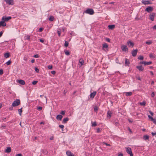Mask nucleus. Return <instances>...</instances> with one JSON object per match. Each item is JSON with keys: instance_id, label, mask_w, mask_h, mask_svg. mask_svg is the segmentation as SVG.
I'll return each instance as SVG.
<instances>
[{"instance_id": "obj_62", "label": "nucleus", "mask_w": 156, "mask_h": 156, "mask_svg": "<svg viewBox=\"0 0 156 156\" xmlns=\"http://www.w3.org/2000/svg\"><path fill=\"white\" fill-rule=\"evenodd\" d=\"M3 32L2 31H1L0 32V37H1L3 34Z\"/></svg>"}, {"instance_id": "obj_31", "label": "nucleus", "mask_w": 156, "mask_h": 156, "mask_svg": "<svg viewBox=\"0 0 156 156\" xmlns=\"http://www.w3.org/2000/svg\"><path fill=\"white\" fill-rule=\"evenodd\" d=\"M149 57L150 58H155V56L154 55V54L151 53L149 54Z\"/></svg>"}, {"instance_id": "obj_41", "label": "nucleus", "mask_w": 156, "mask_h": 156, "mask_svg": "<svg viewBox=\"0 0 156 156\" xmlns=\"http://www.w3.org/2000/svg\"><path fill=\"white\" fill-rule=\"evenodd\" d=\"M98 110V107L97 106H95L94 108V111L95 112H97V111Z\"/></svg>"}, {"instance_id": "obj_53", "label": "nucleus", "mask_w": 156, "mask_h": 156, "mask_svg": "<svg viewBox=\"0 0 156 156\" xmlns=\"http://www.w3.org/2000/svg\"><path fill=\"white\" fill-rule=\"evenodd\" d=\"M57 33L59 36H60L61 34V32L60 31H58Z\"/></svg>"}, {"instance_id": "obj_59", "label": "nucleus", "mask_w": 156, "mask_h": 156, "mask_svg": "<svg viewBox=\"0 0 156 156\" xmlns=\"http://www.w3.org/2000/svg\"><path fill=\"white\" fill-rule=\"evenodd\" d=\"M144 61L140 62H139V64H140V65L142 64H144Z\"/></svg>"}, {"instance_id": "obj_24", "label": "nucleus", "mask_w": 156, "mask_h": 156, "mask_svg": "<svg viewBox=\"0 0 156 156\" xmlns=\"http://www.w3.org/2000/svg\"><path fill=\"white\" fill-rule=\"evenodd\" d=\"M11 151V147H8L5 150V152L9 153Z\"/></svg>"}, {"instance_id": "obj_42", "label": "nucleus", "mask_w": 156, "mask_h": 156, "mask_svg": "<svg viewBox=\"0 0 156 156\" xmlns=\"http://www.w3.org/2000/svg\"><path fill=\"white\" fill-rule=\"evenodd\" d=\"M42 107L41 106L38 107L37 108V110H38V111H41L42 110Z\"/></svg>"}, {"instance_id": "obj_1", "label": "nucleus", "mask_w": 156, "mask_h": 156, "mask_svg": "<svg viewBox=\"0 0 156 156\" xmlns=\"http://www.w3.org/2000/svg\"><path fill=\"white\" fill-rule=\"evenodd\" d=\"M20 100L17 99L13 102L12 104V105L13 107L16 106L20 104Z\"/></svg>"}, {"instance_id": "obj_21", "label": "nucleus", "mask_w": 156, "mask_h": 156, "mask_svg": "<svg viewBox=\"0 0 156 156\" xmlns=\"http://www.w3.org/2000/svg\"><path fill=\"white\" fill-rule=\"evenodd\" d=\"M108 28L110 30H113L114 29L115 27L114 25H109L108 26Z\"/></svg>"}, {"instance_id": "obj_56", "label": "nucleus", "mask_w": 156, "mask_h": 156, "mask_svg": "<svg viewBox=\"0 0 156 156\" xmlns=\"http://www.w3.org/2000/svg\"><path fill=\"white\" fill-rule=\"evenodd\" d=\"M152 97H154V92H152L151 94Z\"/></svg>"}, {"instance_id": "obj_17", "label": "nucleus", "mask_w": 156, "mask_h": 156, "mask_svg": "<svg viewBox=\"0 0 156 156\" xmlns=\"http://www.w3.org/2000/svg\"><path fill=\"white\" fill-rule=\"evenodd\" d=\"M4 21L2 20L0 22V26L5 27L6 26V24L5 22Z\"/></svg>"}, {"instance_id": "obj_18", "label": "nucleus", "mask_w": 156, "mask_h": 156, "mask_svg": "<svg viewBox=\"0 0 156 156\" xmlns=\"http://www.w3.org/2000/svg\"><path fill=\"white\" fill-rule=\"evenodd\" d=\"M108 45L106 43H104L102 45V49L103 50H105V48H108Z\"/></svg>"}, {"instance_id": "obj_10", "label": "nucleus", "mask_w": 156, "mask_h": 156, "mask_svg": "<svg viewBox=\"0 0 156 156\" xmlns=\"http://www.w3.org/2000/svg\"><path fill=\"white\" fill-rule=\"evenodd\" d=\"M127 44L129 47L133 48L134 45V43L131 41H128L127 42Z\"/></svg>"}, {"instance_id": "obj_23", "label": "nucleus", "mask_w": 156, "mask_h": 156, "mask_svg": "<svg viewBox=\"0 0 156 156\" xmlns=\"http://www.w3.org/2000/svg\"><path fill=\"white\" fill-rule=\"evenodd\" d=\"M18 82L22 85H24L25 84V81L23 80H20L18 81Z\"/></svg>"}, {"instance_id": "obj_7", "label": "nucleus", "mask_w": 156, "mask_h": 156, "mask_svg": "<svg viewBox=\"0 0 156 156\" xmlns=\"http://www.w3.org/2000/svg\"><path fill=\"white\" fill-rule=\"evenodd\" d=\"M121 48L123 51H126L128 50L127 46L125 45H122L121 46Z\"/></svg>"}, {"instance_id": "obj_37", "label": "nucleus", "mask_w": 156, "mask_h": 156, "mask_svg": "<svg viewBox=\"0 0 156 156\" xmlns=\"http://www.w3.org/2000/svg\"><path fill=\"white\" fill-rule=\"evenodd\" d=\"M22 108H21L20 109H19L18 110V112H19V114L20 115H21V113L22 112Z\"/></svg>"}, {"instance_id": "obj_51", "label": "nucleus", "mask_w": 156, "mask_h": 156, "mask_svg": "<svg viewBox=\"0 0 156 156\" xmlns=\"http://www.w3.org/2000/svg\"><path fill=\"white\" fill-rule=\"evenodd\" d=\"M149 113L150 114L152 115L153 116L154 115V113L152 112L151 111H149Z\"/></svg>"}, {"instance_id": "obj_58", "label": "nucleus", "mask_w": 156, "mask_h": 156, "mask_svg": "<svg viewBox=\"0 0 156 156\" xmlns=\"http://www.w3.org/2000/svg\"><path fill=\"white\" fill-rule=\"evenodd\" d=\"M140 105H145L146 103L144 102H143L142 103H140Z\"/></svg>"}, {"instance_id": "obj_52", "label": "nucleus", "mask_w": 156, "mask_h": 156, "mask_svg": "<svg viewBox=\"0 0 156 156\" xmlns=\"http://www.w3.org/2000/svg\"><path fill=\"white\" fill-rule=\"evenodd\" d=\"M33 57L36 58H37L39 57V55L37 54H36L34 55Z\"/></svg>"}, {"instance_id": "obj_15", "label": "nucleus", "mask_w": 156, "mask_h": 156, "mask_svg": "<svg viewBox=\"0 0 156 156\" xmlns=\"http://www.w3.org/2000/svg\"><path fill=\"white\" fill-rule=\"evenodd\" d=\"M142 3L145 5L150 4H151V2L149 1H144L143 0L142 1Z\"/></svg>"}, {"instance_id": "obj_47", "label": "nucleus", "mask_w": 156, "mask_h": 156, "mask_svg": "<svg viewBox=\"0 0 156 156\" xmlns=\"http://www.w3.org/2000/svg\"><path fill=\"white\" fill-rule=\"evenodd\" d=\"M3 74V70L2 69H0V75H1Z\"/></svg>"}, {"instance_id": "obj_50", "label": "nucleus", "mask_w": 156, "mask_h": 156, "mask_svg": "<svg viewBox=\"0 0 156 156\" xmlns=\"http://www.w3.org/2000/svg\"><path fill=\"white\" fill-rule=\"evenodd\" d=\"M51 73L52 74L54 75V74H55L56 72H55V71L53 70V71H52L51 72Z\"/></svg>"}, {"instance_id": "obj_60", "label": "nucleus", "mask_w": 156, "mask_h": 156, "mask_svg": "<svg viewBox=\"0 0 156 156\" xmlns=\"http://www.w3.org/2000/svg\"><path fill=\"white\" fill-rule=\"evenodd\" d=\"M43 30V28L42 27H41L39 29V32H41Z\"/></svg>"}, {"instance_id": "obj_6", "label": "nucleus", "mask_w": 156, "mask_h": 156, "mask_svg": "<svg viewBox=\"0 0 156 156\" xmlns=\"http://www.w3.org/2000/svg\"><path fill=\"white\" fill-rule=\"evenodd\" d=\"M148 117L150 120L153 122V123L156 125V119H154L152 116L150 115H148Z\"/></svg>"}, {"instance_id": "obj_36", "label": "nucleus", "mask_w": 156, "mask_h": 156, "mask_svg": "<svg viewBox=\"0 0 156 156\" xmlns=\"http://www.w3.org/2000/svg\"><path fill=\"white\" fill-rule=\"evenodd\" d=\"M152 41H147L146 42V43L148 45L151 44H152Z\"/></svg>"}, {"instance_id": "obj_39", "label": "nucleus", "mask_w": 156, "mask_h": 156, "mask_svg": "<svg viewBox=\"0 0 156 156\" xmlns=\"http://www.w3.org/2000/svg\"><path fill=\"white\" fill-rule=\"evenodd\" d=\"M11 61L10 60H9L6 63V65H7L8 66V65H10L11 64Z\"/></svg>"}, {"instance_id": "obj_26", "label": "nucleus", "mask_w": 156, "mask_h": 156, "mask_svg": "<svg viewBox=\"0 0 156 156\" xmlns=\"http://www.w3.org/2000/svg\"><path fill=\"white\" fill-rule=\"evenodd\" d=\"M143 139L145 140H148L149 139V136L147 135H144L143 137Z\"/></svg>"}, {"instance_id": "obj_13", "label": "nucleus", "mask_w": 156, "mask_h": 156, "mask_svg": "<svg viewBox=\"0 0 156 156\" xmlns=\"http://www.w3.org/2000/svg\"><path fill=\"white\" fill-rule=\"evenodd\" d=\"M130 64L129 60L126 58L125 59V66H129Z\"/></svg>"}, {"instance_id": "obj_64", "label": "nucleus", "mask_w": 156, "mask_h": 156, "mask_svg": "<svg viewBox=\"0 0 156 156\" xmlns=\"http://www.w3.org/2000/svg\"><path fill=\"white\" fill-rule=\"evenodd\" d=\"M153 29H156V25H155L153 27Z\"/></svg>"}, {"instance_id": "obj_61", "label": "nucleus", "mask_w": 156, "mask_h": 156, "mask_svg": "<svg viewBox=\"0 0 156 156\" xmlns=\"http://www.w3.org/2000/svg\"><path fill=\"white\" fill-rule=\"evenodd\" d=\"M16 156H22L21 154H19L16 155Z\"/></svg>"}, {"instance_id": "obj_57", "label": "nucleus", "mask_w": 156, "mask_h": 156, "mask_svg": "<svg viewBox=\"0 0 156 156\" xmlns=\"http://www.w3.org/2000/svg\"><path fill=\"white\" fill-rule=\"evenodd\" d=\"M27 58L25 56H24L23 58V60L25 61H27Z\"/></svg>"}, {"instance_id": "obj_19", "label": "nucleus", "mask_w": 156, "mask_h": 156, "mask_svg": "<svg viewBox=\"0 0 156 156\" xmlns=\"http://www.w3.org/2000/svg\"><path fill=\"white\" fill-rule=\"evenodd\" d=\"M107 116L108 117H111L112 116V112L111 111H108L107 112Z\"/></svg>"}, {"instance_id": "obj_2", "label": "nucleus", "mask_w": 156, "mask_h": 156, "mask_svg": "<svg viewBox=\"0 0 156 156\" xmlns=\"http://www.w3.org/2000/svg\"><path fill=\"white\" fill-rule=\"evenodd\" d=\"M85 13L90 15H93L94 13V10L92 9H88L85 12Z\"/></svg>"}, {"instance_id": "obj_49", "label": "nucleus", "mask_w": 156, "mask_h": 156, "mask_svg": "<svg viewBox=\"0 0 156 156\" xmlns=\"http://www.w3.org/2000/svg\"><path fill=\"white\" fill-rule=\"evenodd\" d=\"M101 131V129L98 128L97 129V132L98 133H99Z\"/></svg>"}, {"instance_id": "obj_33", "label": "nucleus", "mask_w": 156, "mask_h": 156, "mask_svg": "<svg viewBox=\"0 0 156 156\" xmlns=\"http://www.w3.org/2000/svg\"><path fill=\"white\" fill-rule=\"evenodd\" d=\"M92 125L91 126L93 127H95L97 126V125L96 122H91Z\"/></svg>"}, {"instance_id": "obj_38", "label": "nucleus", "mask_w": 156, "mask_h": 156, "mask_svg": "<svg viewBox=\"0 0 156 156\" xmlns=\"http://www.w3.org/2000/svg\"><path fill=\"white\" fill-rule=\"evenodd\" d=\"M102 144H105V145H106L107 146H110L111 145L110 144H107V143H106L105 142H103L102 143Z\"/></svg>"}, {"instance_id": "obj_11", "label": "nucleus", "mask_w": 156, "mask_h": 156, "mask_svg": "<svg viewBox=\"0 0 156 156\" xmlns=\"http://www.w3.org/2000/svg\"><path fill=\"white\" fill-rule=\"evenodd\" d=\"M137 51H138V50L137 49H135L134 50H133L131 52V54H132V56L133 57L136 56L137 55Z\"/></svg>"}, {"instance_id": "obj_16", "label": "nucleus", "mask_w": 156, "mask_h": 156, "mask_svg": "<svg viewBox=\"0 0 156 156\" xmlns=\"http://www.w3.org/2000/svg\"><path fill=\"white\" fill-rule=\"evenodd\" d=\"M66 154L67 156H74L73 153L70 151H66Z\"/></svg>"}, {"instance_id": "obj_4", "label": "nucleus", "mask_w": 156, "mask_h": 156, "mask_svg": "<svg viewBox=\"0 0 156 156\" xmlns=\"http://www.w3.org/2000/svg\"><path fill=\"white\" fill-rule=\"evenodd\" d=\"M126 151L128 154H130V156H133L131 148L129 147L127 148Z\"/></svg>"}, {"instance_id": "obj_46", "label": "nucleus", "mask_w": 156, "mask_h": 156, "mask_svg": "<svg viewBox=\"0 0 156 156\" xmlns=\"http://www.w3.org/2000/svg\"><path fill=\"white\" fill-rule=\"evenodd\" d=\"M48 69H51L52 68V66L51 65H49L48 66Z\"/></svg>"}, {"instance_id": "obj_34", "label": "nucleus", "mask_w": 156, "mask_h": 156, "mask_svg": "<svg viewBox=\"0 0 156 156\" xmlns=\"http://www.w3.org/2000/svg\"><path fill=\"white\" fill-rule=\"evenodd\" d=\"M54 19V17L52 16H51L49 18V20L51 21H52Z\"/></svg>"}, {"instance_id": "obj_30", "label": "nucleus", "mask_w": 156, "mask_h": 156, "mask_svg": "<svg viewBox=\"0 0 156 156\" xmlns=\"http://www.w3.org/2000/svg\"><path fill=\"white\" fill-rule=\"evenodd\" d=\"M144 58V57L142 55H140L138 57V59L143 60Z\"/></svg>"}, {"instance_id": "obj_63", "label": "nucleus", "mask_w": 156, "mask_h": 156, "mask_svg": "<svg viewBox=\"0 0 156 156\" xmlns=\"http://www.w3.org/2000/svg\"><path fill=\"white\" fill-rule=\"evenodd\" d=\"M35 62V60L34 59H33L31 61V62L32 63H33Z\"/></svg>"}, {"instance_id": "obj_25", "label": "nucleus", "mask_w": 156, "mask_h": 156, "mask_svg": "<svg viewBox=\"0 0 156 156\" xmlns=\"http://www.w3.org/2000/svg\"><path fill=\"white\" fill-rule=\"evenodd\" d=\"M124 93L125 94V95L127 96H130L132 94V93L131 92H125Z\"/></svg>"}, {"instance_id": "obj_32", "label": "nucleus", "mask_w": 156, "mask_h": 156, "mask_svg": "<svg viewBox=\"0 0 156 156\" xmlns=\"http://www.w3.org/2000/svg\"><path fill=\"white\" fill-rule=\"evenodd\" d=\"M65 54L67 55H70V53L69 51L68 50H65Z\"/></svg>"}, {"instance_id": "obj_48", "label": "nucleus", "mask_w": 156, "mask_h": 156, "mask_svg": "<svg viewBox=\"0 0 156 156\" xmlns=\"http://www.w3.org/2000/svg\"><path fill=\"white\" fill-rule=\"evenodd\" d=\"M35 71L37 73H38L39 71V70L36 67L35 68Z\"/></svg>"}, {"instance_id": "obj_28", "label": "nucleus", "mask_w": 156, "mask_h": 156, "mask_svg": "<svg viewBox=\"0 0 156 156\" xmlns=\"http://www.w3.org/2000/svg\"><path fill=\"white\" fill-rule=\"evenodd\" d=\"M79 62L80 63L81 66L83 65L84 62V61L83 59L81 58L80 59Z\"/></svg>"}, {"instance_id": "obj_43", "label": "nucleus", "mask_w": 156, "mask_h": 156, "mask_svg": "<svg viewBox=\"0 0 156 156\" xmlns=\"http://www.w3.org/2000/svg\"><path fill=\"white\" fill-rule=\"evenodd\" d=\"M37 83V81H34L32 82V83L33 85H35Z\"/></svg>"}, {"instance_id": "obj_8", "label": "nucleus", "mask_w": 156, "mask_h": 156, "mask_svg": "<svg viewBox=\"0 0 156 156\" xmlns=\"http://www.w3.org/2000/svg\"><path fill=\"white\" fill-rule=\"evenodd\" d=\"M4 1L9 5H12L14 4L13 0H4Z\"/></svg>"}, {"instance_id": "obj_45", "label": "nucleus", "mask_w": 156, "mask_h": 156, "mask_svg": "<svg viewBox=\"0 0 156 156\" xmlns=\"http://www.w3.org/2000/svg\"><path fill=\"white\" fill-rule=\"evenodd\" d=\"M59 126L60 128H62V129H63L64 127V125H60Z\"/></svg>"}, {"instance_id": "obj_29", "label": "nucleus", "mask_w": 156, "mask_h": 156, "mask_svg": "<svg viewBox=\"0 0 156 156\" xmlns=\"http://www.w3.org/2000/svg\"><path fill=\"white\" fill-rule=\"evenodd\" d=\"M10 54L8 52L4 54V57L6 58H8Z\"/></svg>"}, {"instance_id": "obj_22", "label": "nucleus", "mask_w": 156, "mask_h": 156, "mask_svg": "<svg viewBox=\"0 0 156 156\" xmlns=\"http://www.w3.org/2000/svg\"><path fill=\"white\" fill-rule=\"evenodd\" d=\"M69 120V119L68 118H65L63 119L62 123H66Z\"/></svg>"}, {"instance_id": "obj_44", "label": "nucleus", "mask_w": 156, "mask_h": 156, "mask_svg": "<svg viewBox=\"0 0 156 156\" xmlns=\"http://www.w3.org/2000/svg\"><path fill=\"white\" fill-rule=\"evenodd\" d=\"M105 40L107 41V42H110V39L108 38H107V37H106L105 38Z\"/></svg>"}, {"instance_id": "obj_20", "label": "nucleus", "mask_w": 156, "mask_h": 156, "mask_svg": "<svg viewBox=\"0 0 156 156\" xmlns=\"http://www.w3.org/2000/svg\"><path fill=\"white\" fill-rule=\"evenodd\" d=\"M62 116L60 115H58L56 117V119L57 120H61L62 118Z\"/></svg>"}, {"instance_id": "obj_40", "label": "nucleus", "mask_w": 156, "mask_h": 156, "mask_svg": "<svg viewBox=\"0 0 156 156\" xmlns=\"http://www.w3.org/2000/svg\"><path fill=\"white\" fill-rule=\"evenodd\" d=\"M66 113L65 111H62L60 112V114L63 115H65Z\"/></svg>"}, {"instance_id": "obj_3", "label": "nucleus", "mask_w": 156, "mask_h": 156, "mask_svg": "<svg viewBox=\"0 0 156 156\" xmlns=\"http://www.w3.org/2000/svg\"><path fill=\"white\" fill-rule=\"evenodd\" d=\"M153 9L154 8L152 7L149 6L148 7L145 9V11L150 13L153 11Z\"/></svg>"}, {"instance_id": "obj_5", "label": "nucleus", "mask_w": 156, "mask_h": 156, "mask_svg": "<svg viewBox=\"0 0 156 156\" xmlns=\"http://www.w3.org/2000/svg\"><path fill=\"white\" fill-rule=\"evenodd\" d=\"M155 16V13L153 12L151 13L149 15V19L152 21H153L154 20V18Z\"/></svg>"}, {"instance_id": "obj_9", "label": "nucleus", "mask_w": 156, "mask_h": 156, "mask_svg": "<svg viewBox=\"0 0 156 156\" xmlns=\"http://www.w3.org/2000/svg\"><path fill=\"white\" fill-rule=\"evenodd\" d=\"M11 18V16H8L6 17L3 16L2 18V20L4 21H8Z\"/></svg>"}, {"instance_id": "obj_27", "label": "nucleus", "mask_w": 156, "mask_h": 156, "mask_svg": "<svg viewBox=\"0 0 156 156\" xmlns=\"http://www.w3.org/2000/svg\"><path fill=\"white\" fill-rule=\"evenodd\" d=\"M152 62L151 61H149V62H146L145 61H144V65L145 66L151 64Z\"/></svg>"}, {"instance_id": "obj_12", "label": "nucleus", "mask_w": 156, "mask_h": 156, "mask_svg": "<svg viewBox=\"0 0 156 156\" xmlns=\"http://www.w3.org/2000/svg\"><path fill=\"white\" fill-rule=\"evenodd\" d=\"M136 68L139 71H143L144 70V68L142 66H137Z\"/></svg>"}, {"instance_id": "obj_14", "label": "nucleus", "mask_w": 156, "mask_h": 156, "mask_svg": "<svg viewBox=\"0 0 156 156\" xmlns=\"http://www.w3.org/2000/svg\"><path fill=\"white\" fill-rule=\"evenodd\" d=\"M96 94V92L95 91H94L93 92L91 93L90 94V98L93 99L95 96Z\"/></svg>"}, {"instance_id": "obj_55", "label": "nucleus", "mask_w": 156, "mask_h": 156, "mask_svg": "<svg viewBox=\"0 0 156 156\" xmlns=\"http://www.w3.org/2000/svg\"><path fill=\"white\" fill-rule=\"evenodd\" d=\"M30 39V37L29 36L27 35L26 38V39L27 40H29Z\"/></svg>"}, {"instance_id": "obj_54", "label": "nucleus", "mask_w": 156, "mask_h": 156, "mask_svg": "<svg viewBox=\"0 0 156 156\" xmlns=\"http://www.w3.org/2000/svg\"><path fill=\"white\" fill-rule=\"evenodd\" d=\"M39 40H40V41L41 42H42V43H44V40H43V39H42V38L40 39H39Z\"/></svg>"}, {"instance_id": "obj_35", "label": "nucleus", "mask_w": 156, "mask_h": 156, "mask_svg": "<svg viewBox=\"0 0 156 156\" xmlns=\"http://www.w3.org/2000/svg\"><path fill=\"white\" fill-rule=\"evenodd\" d=\"M69 44V43L68 42H67L66 41H65V43L64 44V46L65 47H67Z\"/></svg>"}]
</instances>
